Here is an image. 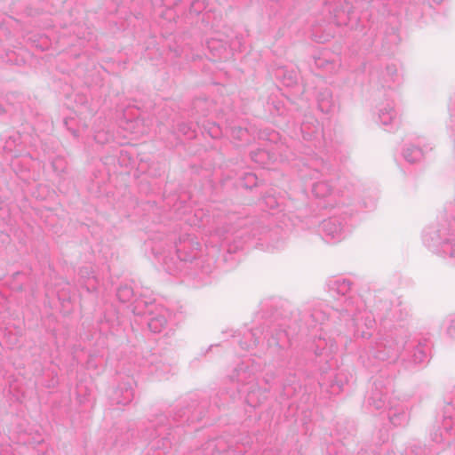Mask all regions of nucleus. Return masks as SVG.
<instances>
[{"mask_svg":"<svg viewBox=\"0 0 455 455\" xmlns=\"http://www.w3.org/2000/svg\"><path fill=\"white\" fill-rule=\"evenodd\" d=\"M165 323H166V321H165L164 317L162 315H159V316H156V317L149 320L148 328L153 332H159L164 328Z\"/></svg>","mask_w":455,"mask_h":455,"instance_id":"1","label":"nucleus"}]
</instances>
